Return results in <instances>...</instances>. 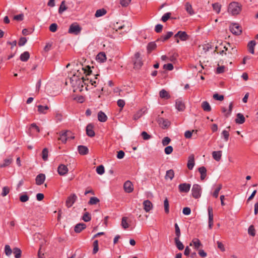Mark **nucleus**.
Instances as JSON below:
<instances>
[{
	"label": "nucleus",
	"instance_id": "nucleus-37",
	"mask_svg": "<svg viewBox=\"0 0 258 258\" xmlns=\"http://www.w3.org/2000/svg\"><path fill=\"white\" fill-rule=\"evenodd\" d=\"M159 95L160 97L162 98L168 99L170 98L168 93L164 89H162L160 91Z\"/></svg>",
	"mask_w": 258,
	"mask_h": 258
},
{
	"label": "nucleus",
	"instance_id": "nucleus-48",
	"mask_svg": "<svg viewBox=\"0 0 258 258\" xmlns=\"http://www.w3.org/2000/svg\"><path fill=\"white\" fill-rule=\"evenodd\" d=\"M104 167L103 165H101L97 167L96 172L99 175H102L104 173Z\"/></svg>",
	"mask_w": 258,
	"mask_h": 258
},
{
	"label": "nucleus",
	"instance_id": "nucleus-55",
	"mask_svg": "<svg viewBox=\"0 0 258 258\" xmlns=\"http://www.w3.org/2000/svg\"><path fill=\"white\" fill-rule=\"evenodd\" d=\"M170 142H171L170 139L168 137H164L163 138V139L162 140V144L163 146H167V145H168Z\"/></svg>",
	"mask_w": 258,
	"mask_h": 258
},
{
	"label": "nucleus",
	"instance_id": "nucleus-63",
	"mask_svg": "<svg viewBox=\"0 0 258 258\" xmlns=\"http://www.w3.org/2000/svg\"><path fill=\"white\" fill-rule=\"evenodd\" d=\"M20 200L21 202H26L29 200V197L26 194L21 195L20 197Z\"/></svg>",
	"mask_w": 258,
	"mask_h": 258
},
{
	"label": "nucleus",
	"instance_id": "nucleus-23",
	"mask_svg": "<svg viewBox=\"0 0 258 258\" xmlns=\"http://www.w3.org/2000/svg\"><path fill=\"white\" fill-rule=\"evenodd\" d=\"M98 119L100 122H105L107 119V116L102 111H100L98 113Z\"/></svg>",
	"mask_w": 258,
	"mask_h": 258
},
{
	"label": "nucleus",
	"instance_id": "nucleus-22",
	"mask_svg": "<svg viewBox=\"0 0 258 258\" xmlns=\"http://www.w3.org/2000/svg\"><path fill=\"white\" fill-rule=\"evenodd\" d=\"M222 156V151H213L212 152V157L214 160L217 161H219L221 159Z\"/></svg>",
	"mask_w": 258,
	"mask_h": 258
},
{
	"label": "nucleus",
	"instance_id": "nucleus-38",
	"mask_svg": "<svg viewBox=\"0 0 258 258\" xmlns=\"http://www.w3.org/2000/svg\"><path fill=\"white\" fill-rule=\"evenodd\" d=\"M173 32H168L166 35L161 36L159 40L161 41H165L170 38L173 35Z\"/></svg>",
	"mask_w": 258,
	"mask_h": 258
},
{
	"label": "nucleus",
	"instance_id": "nucleus-40",
	"mask_svg": "<svg viewBox=\"0 0 258 258\" xmlns=\"http://www.w3.org/2000/svg\"><path fill=\"white\" fill-rule=\"evenodd\" d=\"M156 46V44L154 42H150L147 46V50L148 52H150L153 50L155 49Z\"/></svg>",
	"mask_w": 258,
	"mask_h": 258
},
{
	"label": "nucleus",
	"instance_id": "nucleus-12",
	"mask_svg": "<svg viewBox=\"0 0 258 258\" xmlns=\"http://www.w3.org/2000/svg\"><path fill=\"white\" fill-rule=\"evenodd\" d=\"M71 132L69 131H66L60 133L59 137L58 138V140H60L63 143H66L69 138V134Z\"/></svg>",
	"mask_w": 258,
	"mask_h": 258
},
{
	"label": "nucleus",
	"instance_id": "nucleus-25",
	"mask_svg": "<svg viewBox=\"0 0 258 258\" xmlns=\"http://www.w3.org/2000/svg\"><path fill=\"white\" fill-rule=\"evenodd\" d=\"M185 9L186 12L190 15H192L195 14V12L192 9V6L189 3H186L185 4Z\"/></svg>",
	"mask_w": 258,
	"mask_h": 258
},
{
	"label": "nucleus",
	"instance_id": "nucleus-45",
	"mask_svg": "<svg viewBox=\"0 0 258 258\" xmlns=\"http://www.w3.org/2000/svg\"><path fill=\"white\" fill-rule=\"evenodd\" d=\"M222 187V185L221 184H220L218 185V187L216 188L213 194V197H214L215 198H217L218 197L219 191L221 189Z\"/></svg>",
	"mask_w": 258,
	"mask_h": 258
},
{
	"label": "nucleus",
	"instance_id": "nucleus-61",
	"mask_svg": "<svg viewBox=\"0 0 258 258\" xmlns=\"http://www.w3.org/2000/svg\"><path fill=\"white\" fill-rule=\"evenodd\" d=\"M141 136L143 137V139L145 140H149L151 138V136L148 134V133L145 131L141 133Z\"/></svg>",
	"mask_w": 258,
	"mask_h": 258
},
{
	"label": "nucleus",
	"instance_id": "nucleus-26",
	"mask_svg": "<svg viewBox=\"0 0 258 258\" xmlns=\"http://www.w3.org/2000/svg\"><path fill=\"white\" fill-rule=\"evenodd\" d=\"M96 58L97 59L101 62H104L106 60V54L104 52L99 53Z\"/></svg>",
	"mask_w": 258,
	"mask_h": 258
},
{
	"label": "nucleus",
	"instance_id": "nucleus-50",
	"mask_svg": "<svg viewBox=\"0 0 258 258\" xmlns=\"http://www.w3.org/2000/svg\"><path fill=\"white\" fill-rule=\"evenodd\" d=\"M12 250L9 245H6L5 247V252L7 256H10L12 253Z\"/></svg>",
	"mask_w": 258,
	"mask_h": 258
},
{
	"label": "nucleus",
	"instance_id": "nucleus-19",
	"mask_svg": "<svg viewBox=\"0 0 258 258\" xmlns=\"http://www.w3.org/2000/svg\"><path fill=\"white\" fill-rule=\"evenodd\" d=\"M78 151L80 154L84 155L88 153L89 150L86 146L80 145L78 147Z\"/></svg>",
	"mask_w": 258,
	"mask_h": 258
},
{
	"label": "nucleus",
	"instance_id": "nucleus-58",
	"mask_svg": "<svg viewBox=\"0 0 258 258\" xmlns=\"http://www.w3.org/2000/svg\"><path fill=\"white\" fill-rule=\"evenodd\" d=\"M143 112L142 110H140L138 112H137L133 117V119L134 120H137L139 118H140L142 115H143Z\"/></svg>",
	"mask_w": 258,
	"mask_h": 258
},
{
	"label": "nucleus",
	"instance_id": "nucleus-46",
	"mask_svg": "<svg viewBox=\"0 0 258 258\" xmlns=\"http://www.w3.org/2000/svg\"><path fill=\"white\" fill-rule=\"evenodd\" d=\"M48 151L47 148L43 149L42 152V157L43 160L46 161L48 158Z\"/></svg>",
	"mask_w": 258,
	"mask_h": 258
},
{
	"label": "nucleus",
	"instance_id": "nucleus-34",
	"mask_svg": "<svg viewBox=\"0 0 258 258\" xmlns=\"http://www.w3.org/2000/svg\"><path fill=\"white\" fill-rule=\"evenodd\" d=\"M198 132L197 130H193L192 131H186L184 133V137L186 139H190L191 138L192 135L193 134H197Z\"/></svg>",
	"mask_w": 258,
	"mask_h": 258
},
{
	"label": "nucleus",
	"instance_id": "nucleus-60",
	"mask_svg": "<svg viewBox=\"0 0 258 258\" xmlns=\"http://www.w3.org/2000/svg\"><path fill=\"white\" fill-rule=\"evenodd\" d=\"M175 237L179 238L180 236V231L179 227L177 223L175 224Z\"/></svg>",
	"mask_w": 258,
	"mask_h": 258
},
{
	"label": "nucleus",
	"instance_id": "nucleus-41",
	"mask_svg": "<svg viewBox=\"0 0 258 258\" xmlns=\"http://www.w3.org/2000/svg\"><path fill=\"white\" fill-rule=\"evenodd\" d=\"M164 207L165 212L166 214L169 213V202H168L167 198H166L164 200Z\"/></svg>",
	"mask_w": 258,
	"mask_h": 258
},
{
	"label": "nucleus",
	"instance_id": "nucleus-49",
	"mask_svg": "<svg viewBox=\"0 0 258 258\" xmlns=\"http://www.w3.org/2000/svg\"><path fill=\"white\" fill-rule=\"evenodd\" d=\"M143 64V63L141 59H136L134 62V68L139 69Z\"/></svg>",
	"mask_w": 258,
	"mask_h": 258
},
{
	"label": "nucleus",
	"instance_id": "nucleus-24",
	"mask_svg": "<svg viewBox=\"0 0 258 258\" xmlns=\"http://www.w3.org/2000/svg\"><path fill=\"white\" fill-rule=\"evenodd\" d=\"M199 171L201 174V179L203 180L205 179L207 175V169L204 167H201L199 168Z\"/></svg>",
	"mask_w": 258,
	"mask_h": 258
},
{
	"label": "nucleus",
	"instance_id": "nucleus-14",
	"mask_svg": "<svg viewBox=\"0 0 258 258\" xmlns=\"http://www.w3.org/2000/svg\"><path fill=\"white\" fill-rule=\"evenodd\" d=\"M93 128L94 126L91 123L87 125L86 127V134L90 137H93L95 135Z\"/></svg>",
	"mask_w": 258,
	"mask_h": 258
},
{
	"label": "nucleus",
	"instance_id": "nucleus-28",
	"mask_svg": "<svg viewBox=\"0 0 258 258\" xmlns=\"http://www.w3.org/2000/svg\"><path fill=\"white\" fill-rule=\"evenodd\" d=\"M174 241H175V245H176L177 248L179 250H181L183 249L184 245L182 244V243L179 240V238L175 237Z\"/></svg>",
	"mask_w": 258,
	"mask_h": 258
},
{
	"label": "nucleus",
	"instance_id": "nucleus-33",
	"mask_svg": "<svg viewBox=\"0 0 258 258\" xmlns=\"http://www.w3.org/2000/svg\"><path fill=\"white\" fill-rule=\"evenodd\" d=\"M127 218L126 217H123L121 219V226L124 229H126L129 227V224L127 222Z\"/></svg>",
	"mask_w": 258,
	"mask_h": 258
},
{
	"label": "nucleus",
	"instance_id": "nucleus-57",
	"mask_svg": "<svg viewBox=\"0 0 258 258\" xmlns=\"http://www.w3.org/2000/svg\"><path fill=\"white\" fill-rule=\"evenodd\" d=\"M91 216L88 212L85 213L83 216V220L85 222H88L91 220Z\"/></svg>",
	"mask_w": 258,
	"mask_h": 258
},
{
	"label": "nucleus",
	"instance_id": "nucleus-53",
	"mask_svg": "<svg viewBox=\"0 0 258 258\" xmlns=\"http://www.w3.org/2000/svg\"><path fill=\"white\" fill-rule=\"evenodd\" d=\"M228 47V53L232 54L236 52V50L233 47H231L230 44L229 43H227V45Z\"/></svg>",
	"mask_w": 258,
	"mask_h": 258
},
{
	"label": "nucleus",
	"instance_id": "nucleus-43",
	"mask_svg": "<svg viewBox=\"0 0 258 258\" xmlns=\"http://www.w3.org/2000/svg\"><path fill=\"white\" fill-rule=\"evenodd\" d=\"M179 38L182 41H185L188 39V35H187L186 33L184 31H180V34H179Z\"/></svg>",
	"mask_w": 258,
	"mask_h": 258
},
{
	"label": "nucleus",
	"instance_id": "nucleus-9",
	"mask_svg": "<svg viewBox=\"0 0 258 258\" xmlns=\"http://www.w3.org/2000/svg\"><path fill=\"white\" fill-rule=\"evenodd\" d=\"M123 188L126 192L130 193L134 190L133 184L130 181L127 180L124 182Z\"/></svg>",
	"mask_w": 258,
	"mask_h": 258
},
{
	"label": "nucleus",
	"instance_id": "nucleus-29",
	"mask_svg": "<svg viewBox=\"0 0 258 258\" xmlns=\"http://www.w3.org/2000/svg\"><path fill=\"white\" fill-rule=\"evenodd\" d=\"M193 244L196 249H198L200 246H202V243L200 240L198 238H194L192 240V242L190 243V245L191 246Z\"/></svg>",
	"mask_w": 258,
	"mask_h": 258
},
{
	"label": "nucleus",
	"instance_id": "nucleus-1",
	"mask_svg": "<svg viewBox=\"0 0 258 258\" xmlns=\"http://www.w3.org/2000/svg\"><path fill=\"white\" fill-rule=\"evenodd\" d=\"M70 83L74 88V92H82L83 90L84 84L86 85V79L83 77H80L76 74L74 75L69 79Z\"/></svg>",
	"mask_w": 258,
	"mask_h": 258
},
{
	"label": "nucleus",
	"instance_id": "nucleus-32",
	"mask_svg": "<svg viewBox=\"0 0 258 258\" xmlns=\"http://www.w3.org/2000/svg\"><path fill=\"white\" fill-rule=\"evenodd\" d=\"M13 252L15 255V258H20L21 256L22 251L21 249L18 247L14 248Z\"/></svg>",
	"mask_w": 258,
	"mask_h": 258
},
{
	"label": "nucleus",
	"instance_id": "nucleus-54",
	"mask_svg": "<svg viewBox=\"0 0 258 258\" xmlns=\"http://www.w3.org/2000/svg\"><path fill=\"white\" fill-rule=\"evenodd\" d=\"M57 25L56 23H52L50 25L49 29L51 32H55L57 31Z\"/></svg>",
	"mask_w": 258,
	"mask_h": 258
},
{
	"label": "nucleus",
	"instance_id": "nucleus-6",
	"mask_svg": "<svg viewBox=\"0 0 258 258\" xmlns=\"http://www.w3.org/2000/svg\"><path fill=\"white\" fill-rule=\"evenodd\" d=\"M158 122L160 126L163 129H166L170 125V122L168 119L160 117L158 119Z\"/></svg>",
	"mask_w": 258,
	"mask_h": 258
},
{
	"label": "nucleus",
	"instance_id": "nucleus-52",
	"mask_svg": "<svg viewBox=\"0 0 258 258\" xmlns=\"http://www.w3.org/2000/svg\"><path fill=\"white\" fill-rule=\"evenodd\" d=\"M10 192V188L8 186H4L3 188V190H2V192L1 194V195L3 196V197H5Z\"/></svg>",
	"mask_w": 258,
	"mask_h": 258
},
{
	"label": "nucleus",
	"instance_id": "nucleus-4",
	"mask_svg": "<svg viewBox=\"0 0 258 258\" xmlns=\"http://www.w3.org/2000/svg\"><path fill=\"white\" fill-rule=\"evenodd\" d=\"M192 196L195 199H198L201 197L202 188L200 185L195 184L191 189Z\"/></svg>",
	"mask_w": 258,
	"mask_h": 258
},
{
	"label": "nucleus",
	"instance_id": "nucleus-5",
	"mask_svg": "<svg viewBox=\"0 0 258 258\" xmlns=\"http://www.w3.org/2000/svg\"><path fill=\"white\" fill-rule=\"evenodd\" d=\"M77 199V197L75 194H71L69 196L66 201V206L67 208L71 207Z\"/></svg>",
	"mask_w": 258,
	"mask_h": 258
},
{
	"label": "nucleus",
	"instance_id": "nucleus-8",
	"mask_svg": "<svg viewBox=\"0 0 258 258\" xmlns=\"http://www.w3.org/2000/svg\"><path fill=\"white\" fill-rule=\"evenodd\" d=\"M190 188V184L189 183H183L178 185V189L180 192H188Z\"/></svg>",
	"mask_w": 258,
	"mask_h": 258
},
{
	"label": "nucleus",
	"instance_id": "nucleus-31",
	"mask_svg": "<svg viewBox=\"0 0 258 258\" xmlns=\"http://www.w3.org/2000/svg\"><path fill=\"white\" fill-rule=\"evenodd\" d=\"M38 107V111L40 113L42 114H46V110H47L49 109V107L48 106H42L41 105H39L37 106Z\"/></svg>",
	"mask_w": 258,
	"mask_h": 258
},
{
	"label": "nucleus",
	"instance_id": "nucleus-20",
	"mask_svg": "<svg viewBox=\"0 0 258 258\" xmlns=\"http://www.w3.org/2000/svg\"><path fill=\"white\" fill-rule=\"evenodd\" d=\"M256 45L255 41L254 40H251L249 41L247 44V47L248 49V51L251 54H254V46Z\"/></svg>",
	"mask_w": 258,
	"mask_h": 258
},
{
	"label": "nucleus",
	"instance_id": "nucleus-59",
	"mask_svg": "<svg viewBox=\"0 0 258 258\" xmlns=\"http://www.w3.org/2000/svg\"><path fill=\"white\" fill-rule=\"evenodd\" d=\"M248 234L252 236H254L255 234V230L253 225H250L248 230Z\"/></svg>",
	"mask_w": 258,
	"mask_h": 258
},
{
	"label": "nucleus",
	"instance_id": "nucleus-56",
	"mask_svg": "<svg viewBox=\"0 0 258 258\" xmlns=\"http://www.w3.org/2000/svg\"><path fill=\"white\" fill-rule=\"evenodd\" d=\"M171 14L170 13H165L161 18V20L165 22H166L170 17Z\"/></svg>",
	"mask_w": 258,
	"mask_h": 258
},
{
	"label": "nucleus",
	"instance_id": "nucleus-11",
	"mask_svg": "<svg viewBox=\"0 0 258 258\" xmlns=\"http://www.w3.org/2000/svg\"><path fill=\"white\" fill-rule=\"evenodd\" d=\"M68 168L67 166L64 164H60L57 168V171L60 175L63 176L68 172Z\"/></svg>",
	"mask_w": 258,
	"mask_h": 258
},
{
	"label": "nucleus",
	"instance_id": "nucleus-3",
	"mask_svg": "<svg viewBox=\"0 0 258 258\" xmlns=\"http://www.w3.org/2000/svg\"><path fill=\"white\" fill-rule=\"evenodd\" d=\"M82 30V28L76 23L72 24L68 30V32L70 34L75 35L79 34Z\"/></svg>",
	"mask_w": 258,
	"mask_h": 258
},
{
	"label": "nucleus",
	"instance_id": "nucleus-16",
	"mask_svg": "<svg viewBox=\"0 0 258 258\" xmlns=\"http://www.w3.org/2000/svg\"><path fill=\"white\" fill-rule=\"evenodd\" d=\"M195 165V159L194 155L193 154L190 155L188 157V162L187 164V168L189 170H192Z\"/></svg>",
	"mask_w": 258,
	"mask_h": 258
},
{
	"label": "nucleus",
	"instance_id": "nucleus-51",
	"mask_svg": "<svg viewBox=\"0 0 258 258\" xmlns=\"http://www.w3.org/2000/svg\"><path fill=\"white\" fill-rule=\"evenodd\" d=\"M67 9V7L65 5L64 1H62L61 3V5L59 7L58 12L59 13H62L63 12L66 11Z\"/></svg>",
	"mask_w": 258,
	"mask_h": 258
},
{
	"label": "nucleus",
	"instance_id": "nucleus-15",
	"mask_svg": "<svg viewBox=\"0 0 258 258\" xmlns=\"http://www.w3.org/2000/svg\"><path fill=\"white\" fill-rule=\"evenodd\" d=\"M45 179V175L42 173L39 174L36 177V184L38 185H41L44 183Z\"/></svg>",
	"mask_w": 258,
	"mask_h": 258
},
{
	"label": "nucleus",
	"instance_id": "nucleus-47",
	"mask_svg": "<svg viewBox=\"0 0 258 258\" xmlns=\"http://www.w3.org/2000/svg\"><path fill=\"white\" fill-rule=\"evenodd\" d=\"M98 241L97 240H95L93 242V253L95 254L98 251Z\"/></svg>",
	"mask_w": 258,
	"mask_h": 258
},
{
	"label": "nucleus",
	"instance_id": "nucleus-44",
	"mask_svg": "<svg viewBox=\"0 0 258 258\" xmlns=\"http://www.w3.org/2000/svg\"><path fill=\"white\" fill-rule=\"evenodd\" d=\"M99 200L97 197H91L88 202L89 205H96L99 202Z\"/></svg>",
	"mask_w": 258,
	"mask_h": 258
},
{
	"label": "nucleus",
	"instance_id": "nucleus-2",
	"mask_svg": "<svg viewBox=\"0 0 258 258\" xmlns=\"http://www.w3.org/2000/svg\"><path fill=\"white\" fill-rule=\"evenodd\" d=\"M242 6L239 3L233 2L230 3L228 7V12L232 16L238 15L241 11Z\"/></svg>",
	"mask_w": 258,
	"mask_h": 258
},
{
	"label": "nucleus",
	"instance_id": "nucleus-10",
	"mask_svg": "<svg viewBox=\"0 0 258 258\" xmlns=\"http://www.w3.org/2000/svg\"><path fill=\"white\" fill-rule=\"evenodd\" d=\"M175 108L179 111H183L185 108L184 102L180 99H178L175 101Z\"/></svg>",
	"mask_w": 258,
	"mask_h": 258
},
{
	"label": "nucleus",
	"instance_id": "nucleus-36",
	"mask_svg": "<svg viewBox=\"0 0 258 258\" xmlns=\"http://www.w3.org/2000/svg\"><path fill=\"white\" fill-rule=\"evenodd\" d=\"M174 176V173L173 170L170 169L166 171V173L165 175L166 179H170L172 180Z\"/></svg>",
	"mask_w": 258,
	"mask_h": 258
},
{
	"label": "nucleus",
	"instance_id": "nucleus-62",
	"mask_svg": "<svg viewBox=\"0 0 258 258\" xmlns=\"http://www.w3.org/2000/svg\"><path fill=\"white\" fill-rule=\"evenodd\" d=\"M131 0H120V5L124 7H127L131 3Z\"/></svg>",
	"mask_w": 258,
	"mask_h": 258
},
{
	"label": "nucleus",
	"instance_id": "nucleus-39",
	"mask_svg": "<svg viewBox=\"0 0 258 258\" xmlns=\"http://www.w3.org/2000/svg\"><path fill=\"white\" fill-rule=\"evenodd\" d=\"M208 216H209V222H213V208L211 207H209L208 208Z\"/></svg>",
	"mask_w": 258,
	"mask_h": 258
},
{
	"label": "nucleus",
	"instance_id": "nucleus-42",
	"mask_svg": "<svg viewBox=\"0 0 258 258\" xmlns=\"http://www.w3.org/2000/svg\"><path fill=\"white\" fill-rule=\"evenodd\" d=\"M106 13V12L104 9H99L96 11L95 16L96 17H99L105 15Z\"/></svg>",
	"mask_w": 258,
	"mask_h": 258
},
{
	"label": "nucleus",
	"instance_id": "nucleus-13",
	"mask_svg": "<svg viewBox=\"0 0 258 258\" xmlns=\"http://www.w3.org/2000/svg\"><path fill=\"white\" fill-rule=\"evenodd\" d=\"M144 209L146 212H149L153 208L152 203L148 200L143 202Z\"/></svg>",
	"mask_w": 258,
	"mask_h": 258
},
{
	"label": "nucleus",
	"instance_id": "nucleus-21",
	"mask_svg": "<svg viewBox=\"0 0 258 258\" xmlns=\"http://www.w3.org/2000/svg\"><path fill=\"white\" fill-rule=\"evenodd\" d=\"M86 227V224L84 223H79L77 224L74 228V231L76 233L81 232L83 229H85Z\"/></svg>",
	"mask_w": 258,
	"mask_h": 258
},
{
	"label": "nucleus",
	"instance_id": "nucleus-35",
	"mask_svg": "<svg viewBox=\"0 0 258 258\" xmlns=\"http://www.w3.org/2000/svg\"><path fill=\"white\" fill-rule=\"evenodd\" d=\"M212 7L217 14H219L220 12L221 9V5L218 3H216L212 4Z\"/></svg>",
	"mask_w": 258,
	"mask_h": 258
},
{
	"label": "nucleus",
	"instance_id": "nucleus-18",
	"mask_svg": "<svg viewBox=\"0 0 258 258\" xmlns=\"http://www.w3.org/2000/svg\"><path fill=\"white\" fill-rule=\"evenodd\" d=\"M13 161V157L11 156H9L7 158L4 160L3 164H0V168H3L8 166L12 163Z\"/></svg>",
	"mask_w": 258,
	"mask_h": 258
},
{
	"label": "nucleus",
	"instance_id": "nucleus-27",
	"mask_svg": "<svg viewBox=\"0 0 258 258\" xmlns=\"http://www.w3.org/2000/svg\"><path fill=\"white\" fill-rule=\"evenodd\" d=\"M201 106L205 111L209 112L211 110V106L207 101L203 102Z\"/></svg>",
	"mask_w": 258,
	"mask_h": 258
},
{
	"label": "nucleus",
	"instance_id": "nucleus-30",
	"mask_svg": "<svg viewBox=\"0 0 258 258\" xmlns=\"http://www.w3.org/2000/svg\"><path fill=\"white\" fill-rule=\"evenodd\" d=\"M30 57L29 53L28 51H25L20 55V58L22 61H27Z\"/></svg>",
	"mask_w": 258,
	"mask_h": 258
},
{
	"label": "nucleus",
	"instance_id": "nucleus-17",
	"mask_svg": "<svg viewBox=\"0 0 258 258\" xmlns=\"http://www.w3.org/2000/svg\"><path fill=\"white\" fill-rule=\"evenodd\" d=\"M245 117L242 113H238L236 114V118L235 120V121L236 123L242 124L245 122Z\"/></svg>",
	"mask_w": 258,
	"mask_h": 258
},
{
	"label": "nucleus",
	"instance_id": "nucleus-7",
	"mask_svg": "<svg viewBox=\"0 0 258 258\" xmlns=\"http://www.w3.org/2000/svg\"><path fill=\"white\" fill-rule=\"evenodd\" d=\"M230 31L235 35H240L241 32V28L237 24H233L230 26Z\"/></svg>",
	"mask_w": 258,
	"mask_h": 258
},
{
	"label": "nucleus",
	"instance_id": "nucleus-64",
	"mask_svg": "<svg viewBox=\"0 0 258 258\" xmlns=\"http://www.w3.org/2000/svg\"><path fill=\"white\" fill-rule=\"evenodd\" d=\"M164 151L166 154L169 155L173 152V148L171 146H167L165 148Z\"/></svg>",
	"mask_w": 258,
	"mask_h": 258
}]
</instances>
